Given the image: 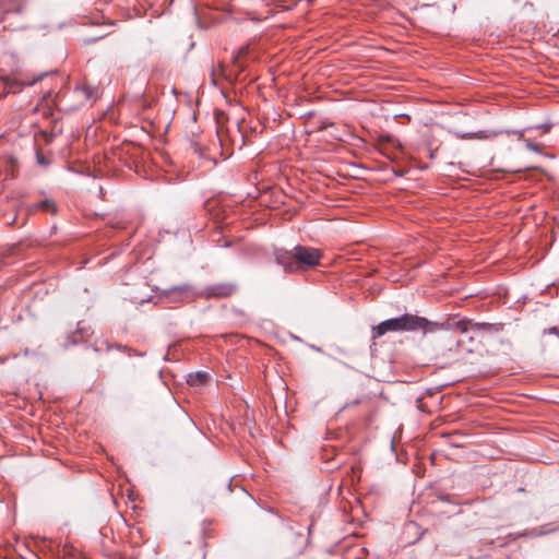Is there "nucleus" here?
I'll list each match as a JSON object with an SVG mask.
<instances>
[{"instance_id": "nucleus-5", "label": "nucleus", "mask_w": 559, "mask_h": 559, "mask_svg": "<svg viewBox=\"0 0 559 559\" xmlns=\"http://www.w3.org/2000/svg\"><path fill=\"white\" fill-rule=\"evenodd\" d=\"M235 290H236V286L234 284L219 283V284H215V285H211V286L206 287L204 290V295L207 298H211V297L221 298V297H228V296L233 295Z\"/></svg>"}, {"instance_id": "nucleus-28", "label": "nucleus", "mask_w": 559, "mask_h": 559, "mask_svg": "<svg viewBox=\"0 0 559 559\" xmlns=\"http://www.w3.org/2000/svg\"><path fill=\"white\" fill-rule=\"evenodd\" d=\"M174 344H169L168 349L170 350L173 348Z\"/></svg>"}, {"instance_id": "nucleus-1", "label": "nucleus", "mask_w": 559, "mask_h": 559, "mask_svg": "<svg viewBox=\"0 0 559 559\" xmlns=\"http://www.w3.org/2000/svg\"><path fill=\"white\" fill-rule=\"evenodd\" d=\"M451 323H439L430 321L425 317L416 314L404 313L396 318H390L380 322L373 328V336H382L386 332H417L423 331L426 333H433L439 330L450 329Z\"/></svg>"}, {"instance_id": "nucleus-24", "label": "nucleus", "mask_w": 559, "mask_h": 559, "mask_svg": "<svg viewBox=\"0 0 559 559\" xmlns=\"http://www.w3.org/2000/svg\"><path fill=\"white\" fill-rule=\"evenodd\" d=\"M228 489L231 490V479L229 480Z\"/></svg>"}, {"instance_id": "nucleus-13", "label": "nucleus", "mask_w": 559, "mask_h": 559, "mask_svg": "<svg viewBox=\"0 0 559 559\" xmlns=\"http://www.w3.org/2000/svg\"><path fill=\"white\" fill-rule=\"evenodd\" d=\"M248 51V47L247 46H242L239 48V51H238V56L235 58V62H237V59L240 57V56H243L246 55Z\"/></svg>"}, {"instance_id": "nucleus-2", "label": "nucleus", "mask_w": 559, "mask_h": 559, "mask_svg": "<svg viewBox=\"0 0 559 559\" xmlns=\"http://www.w3.org/2000/svg\"><path fill=\"white\" fill-rule=\"evenodd\" d=\"M322 253L319 249L297 245L292 250L276 248L274 259L285 273H297L320 264Z\"/></svg>"}, {"instance_id": "nucleus-3", "label": "nucleus", "mask_w": 559, "mask_h": 559, "mask_svg": "<svg viewBox=\"0 0 559 559\" xmlns=\"http://www.w3.org/2000/svg\"><path fill=\"white\" fill-rule=\"evenodd\" d=\"M177 105L181 106L182 108H185L187 114L190 115L191 126L188 127V129H189L188 133L192 138L197 136L201 131H200V128L195 124L197 112L193 109V99H192V97H190L188 94H181V93L177 92ZM190 144H191V147L193 148L194 153L195 154H200L201 147H200L199 143L194 139L190 140Z\"/></svg>"}, {"instance_id": "nucleus-9", "label": "nucleus", "mask_w": 559, "mask_h": 559, "mask_svg": "<svg viewBox=\"0 0 559 559\" xmlns=\"http://www.w3.org/2000/svg\"><path fill=\"white\" fill-rule=\"evenodd\" d=\"M5 86L9 88L10 92L16 93L22 91L24 84L20 83L19 81L14 79H7L5 80Z\"/></svg>"}, {"instance_id": "nucleus-15", "label": "nucleus", "mask_w": 559, "mask_h": 559, "mask_svg": "<svg viewBox=\"0 0 559 559\" xmlns=\"http://www.w3.org/2000/svg\"><path fill=\"white\" fill-rule=\"evenodd\" d=\"M549 334L556 335L559 337V329L557 326H552L548 330Z\"/></svg>"}, {"instance_id": "nucleus-17", "label": "nucleus", "mask_w": 559, "mask_h": 559, "mask_svg": "<svg viewBox=\"0 0 559 559\" xmlns=\"http://www.w3.org/2000/svg\"><path fill=\"white\" fill-rule=\"evenodd\" d=\"M193 17H194L195 23H197L198 25H200V19H199V16H198V14H197V9H195V7H193Z\"/></svg>"}, {"instance_id": "nucleus-6", "label": "nucleus", "mask_w": 559, "mask_h": 559, "mask_svg": "<svg viewBox=\"0 0 559 559\" xmlns=\"http://www.w3.org/2000/svg\"><path fill=\"white\" fill-rule=\"evenodd\" d=\"M177 421L180 423L181 426H187L191 428L195 435L200 438H203L201 430L197 427L195 423L190 418L189 414L177 403Z\"/></svg>"}, {"instance_id": "nucleus-19", "label": "nucleus", "mask_w": 559, "mask_h": 559, "mask_svg": "<svg viewBox=\"0 0 559 559\" xmlns=\"http://www.w3.org/2000/svg\"><path fill=\"white\" fill-rule=\"evenodd\" d=\"M103 37H104V35H99L98 37H95V38L88 39V40H86V41H87V43H92V41H95V40H97V39H99V38H103Z\"/></svg>"}, {"instance_id": "nucleus-11", "label": "nucleus", "mask_w": 559, "mask_h": 559, "mask_svg": "<svg viewBox=\"0 0 559 559\" xmlns=\"http://www.w3.org/2000/svg\"><path fill=\"white\" fill-rule=\"evenodd\" d=\"M36 159H37V163L41 166L49 165V160L45 156H43L39 152L36 153Z\"/></svg>"}, {"instance_id": "nucleus-12", "label": "nucleus", "mask_w": 559, "mask_h": 559, "mask_svg": "<svg viewBox=\"0 0 559 559\" xmlns=\"http://www.w3.org/2000/svg\"><path fill=\"white\" fill-rule=\"evenodd\" d=\"M507 134H516L519 138L524 135V130H507L504 131Z\"/></svg>"}, {"instance_id": "nucleus-27", "label": "nucleus", "mask_w": 559, "mask_h": 559, "mask_svg": "<svg viewBox=\"0 0 559 559\" xmlns=\"http://www.w3.org/2000/svg\"><path fill=\"white\" fill-rule=\"evenodd\" d=\"M423 534H424V532L419 535V537L416 538V540H420Z\"/></svg>"}, {"instance_id": "nucleus-25", "label": "nucleus", "mask_w": 559, "mask_h": 559, "mask_svg": "<svg viewBox=\"0 0 559 559\" xmlns=\"http://www.w3.org/2000/svg\"><path fill=\"white\" fill-rule=\"evenodd\" d=\"M162 382H164V385L168 386V383L165 381V379H162Z\"/></svg>"}, {"instance_id": "nucleus-7", "label": "nucleus", "mask_w": 559, "mask_h": 559, "mask_svg": "<svg viewBox=\"0 0 559 559\" xmlns=\"http://www.w3.org/2000/svg\"><path fill=\"white\" fill-rule=\"evenodd\" d=\"M210 378L211 377L207 372L197 371L193 373H189L187 376L186 381L190 386L201 388V386H204L209 382Z\"/></svg>"}, {"instance_id": "nucleus-26", "label": "nucleus", "mask_w": 559, "mask_h": 559, "mask_svg": "<svg viewBox=\"0 0 559 559\" xmlns=\"http://www.w3.org/2000/svg\"><path fill=\"white\" fill-rule=\"evenodd\" d=\"M162 382H164V385L168 386V383L165 381V379H162Z\"/></svg>"}, {"instance_id": "nucleus-4", "label": "nucleus", "mask_w": 559, "mask_h": 559, "mask_svg": "<svg viewBox=\"0 0 559 559\" xmlns=\"http://www.w3.org/2000/svg\"><path fill=\"white\" fill-rule=\"evenodd\" d=\"M445 322L451 323V326L449 330L456 329L463 333L468 332V331H473V332H496V331H498L496 324L487 323V322H473V321L466 320V319L459 320V321H453V320L449 319Z\"/></svg>"}, {"instance_id": "nucleus-8", "label": "nucleus", "mask_w": 559, "mask_h": 559, "mask_svg": "<svg viewBox=\"0 0 559 559\" xmlns=\"http://www.w3.org/2000/svg\"><path fill=\"white\" fill-rule=\"evenodd\" d=\"M556 532H559V525L555 526V527H550V528H546V526H539V527L526 530L523 533H521L520 536L535 538V537H540V536H545L548 534H552Z\"/></svg>"}, {"instance_id": "nucleus-21", "label": "nucleus", "mask_w": 559, "mask_h": 559, "mask_svg": "<svg viewBox=\"0 0 559 559\" xmlns=\"http://www.w3.org/2000/svg\"><path fill=\"white\" fill-rule=\"evenodd\" d=\"M469 135H471L469 133H466V134H463L461 138L462 139H467V138H469Z\"/></svg>"}, {"instance_id": "nucleus-18", "label": "nucleus", "mask_w": 559, "mask_h": 559, "mask_svg": "<svg viewBox=\"0 0 559 559\" xmlns=\"http://www.w3.org/2000/svg\"><path fill=\"white\" fill-rule=\"evenodd\" d=\"M527 147H530V148H531V150H533V151H537V150H538V147H537V145H536V144H531V143H528V144H527Z\"/></svg>"}, {"instance_id": "nucleus-22", "label": "nucleus", "mask_w": 559, "mask_h": 559, "mask_svg": "<svg viewBox=\"0 0 559 559\" xmlns=\"http://www.w3.org/2000/svg\"><path fill=\"white\" fill-rule=\"evenodd\" d=\"M359 402H360V400L356 399V400H354L353 405L359 404Z\"/></svg>"}, {"instance_id": "nucleus-14", "label": "nucleus", "mask_w": 559, "mask_h": 559, "mask_svg": "<svg viewBox=\"0 0 559 559\" xmlns=\"http://www.w3.org/2000/svg\"><path fill=\"white\" fill-rule=\"evenodd\" d=\"M393 174L396 176V177H403L405 176L406 171L403 170V169H396V168H393Z\"/></svg>"}, {"instance_id": "nucleus-23", "label": "nucleus", "mask_w": 559, "mask_h": 559, "mask_svg": "<svg viewBox=\"0 0 559 559\" xmlns=\"http://www.w3.org/2000/svg\"><path fill=\"white\" fill-rule=\"evenodd\" d=\"M170 92L175 95V85L170 88Z\"/></svg>"}, {"instance_id": "nucleus-10", "label": "nucleus", "mask_w": 559, "mask_h": 559, "mask_svg": "<svg viewBox=\"0 0 559 559\" xmlns=\"http://www.w3.org/2000/svg\"><path fill=\"white\" fill-rule=\"evenodd\" d=\"M37 207L45 212H56V204L50 199L41 201L40 203H38Z\"/></svg>"}, {"instance_id": "nucleus-20", "label": "nucleus", "mask_w": 559, "mask_h": 559, "mask_svg": "<svg viewBox=\"0 0 559 559\" xmlns=\"http://www.w3.org/2000/svg\"><path fill=\"white\" fill-rule=\"evenodd\" d=\"M151 299H152V297H150V298H147V299L142 298V299H140L138 302H139V304H143V302L150 301Z\"/></svg>"}, {"instance_id": "nucleus-16", "label": "nucleus", "mask_w": 559, "mask_h": 559, "mask_svg": "<svg viewBox=\"0 0 559 559\" xmlns=\"http://www.w3.org/2000/svg\"><path fill=\"white\" fill-rule=\"evenodd\" d=\"M406 528L407 530H418L419 526L415 523V522H409L407 525H406Z\"/></svg>"}]
</instances>
